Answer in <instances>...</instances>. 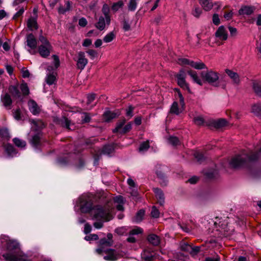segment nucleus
<instances>
[{"instance_id":"nucleus-1","label":"nucleus","mask_w":261,"mask_h":261,"mask_svg":"<svg viewBox=\"0 0 261 261\" xmlns=\"http://www.w3.org/2000/svg\"><path fill=\"white\" fill-rule=\"evenodd\" d=\"M8 252L3 254L7 261H31L27 259L25 254L20 250L19 244L16 241H9L7 243Z\"/></svg>"},{"instance_id":"nucleus-2","label":"nucleus","mask_w":261,"mask_h":261,"mask_svg":"<svg viewBox=\"0 0 261 261\" xmlns=\"http://www.w3.org/2000/svg\"><path fill=\"white\" fill-rule=\"evenodd\" d=\"M259 156L258 152L252 151H243L233 157L229 162V165L233 168H237L256 161Z\"/></svg>"},{"instance_id":"nucleus-3","label":"nucleus","mask_w":261,"mask_h":261,"mask_svg":"<svg viewBox=\"0 0 261 261\" xmlns=\"http://www.w3.org/2000/svg\"><path fill=\"white\" fill-rule=\"evenodd\" d=\"M111 211V208L107 206L96 205L93 208L92 214L95 219L109 221L113 218Z\"/></svg>"},{"instance_id":"nucleus-4","label":"nucleus","mask_w":261,"mask_h":261,"mask_svg":"<svg viewBox=\"0 0 261 261\" xmlns=\"http://www.w3.org/2000/svg\"><path fill=\"white\" fill-rule=\"evenodd\" d=\"M200 75L205 82L214 87H219V75L217 72L212 69H207L201 72Z\"/></svg>"},{"instance_id":"nucleus-5","label":"nucleus","mask_w":261,"mask_h":261,"mask_svg":"<svg viewBox=\"0 0 261 261\" xmlns=\"http://www.w3.org/2000/svg\"><path fill=\"white\" fill-rule=\"evenodd\" d=\"M96 251L99 254H101L102 252L107 254L104 256L103 258L108 261H115L118 258L123 256L122 251H117L113 249H105L102 248H98L96 249Z\"/></svg>"},{"instance_id":"nucleus-6","label":"nucleus","mask_w":261,"mask_h":261,"mask_svg":"<svg viewBox=\"0 0 261 261\" xmlns=\"http://www.w3.org/2000/svg\"><path fill=\"white\" fill-rule=\"evenodd\" d=\"M217 230L219 231L224 237H227L231 234L233 231V229L231 228L226 220H222L218 223V226H217Z\"/></svg>"},{"instance_id":"nucleus-7","label":"nucleus","mask_w":261,"mask_h":261,"mask_svg":"<svg viewBox=\"0 0 261 261\" xmlns=\"http://www.w3.org/2000/svg\"><path fill=\"white\" fill-rule=\"evenodd\" d=\"M178 62L181 65H189L196 69L200 70L207 69L205 64L202 62H195L186 58H180L178 59Z\"/></svg>"},{"instance_id":"nucleus-8","label":"nucleus","mask_w":261,"mask_h":261,"mask_svg":"<svg viewBox=\"0 0 261 261\" xmlns=\"http://www.w3.org/2000/svg\"><path fill=\"white\" fill-rule=\"evenodd\" d=\"M186 73L183 69H180L179 72L176 75L177 84L179 86L184 89H187L189 92L190 91L188 84L186 82Z\"/></svg>"},{"instance_id":"nucleus-9","label":"nucleus","mask_w":261,"mask_h":261,"mask_svg":"<svg viewBox=\"0 0 261 261\" xmlns=\"http://www.w3.org/2000/svg\"><path fill=\"white\" fill-rule=\"evenodd\" d=\"M27 46L31 48L29 50L31 54L34 55L36 51L34 50L36 48L37 41L34 36L32 34H29L27 37Z\"/></svg>"},{"instance_id":"nucleus-10","label":"nucleus","mask_w":261,"mask_h":261,"mask_svg":"<svg viewBox=\"0 0 261 261\" xmlns=\"http://www.w3.org/2000/svg\"><path fill=\"white\" fill-rule=\"evenodd\" d=\"M76 61V67L78 69L83 70L88 63V60L85 57V53L80 51L77 54Z\"/></svg>"},{"instance_id":"nucleus-11","label":"nucleus","mask_w":261,"mask_h":261,"mask_svg":"<svg viewBox=\"0 0 261 261\" xmlns=\"http://www.w3.org/2000/svg\"><path fill=\"white\" fill-rule=\"evenodd\" d=\"M47 70L49 72L47 74L45 81L46 83L49 85L54 84L57 81V73L55 71H53L52 66H48Z\"/></svg>"},{"instance_id":"nucleus-12","label":"nucleus","mask_w":261,"mask_h":261,"mask_svg":"<svg viewBox=\"0 0 261 261\" xmlns=\"http://www.w3.org/2000/svg\"><path fill=\"white\" fill-rule=\"evenodd\" d=\"M80 207L82 212H89L92 208V201L90 199H83L81 202Z\"/></svg>"},{"instance_id":"nucleus-13","label":"nucleus","mask_w":261,"mask_h":261,"mask_svg":"<svg viewBox=\"0 0 261 261\" xmlns=\"http://www.w3.org/2000/svg\"><path fill=\"white\" fill-rule=\"evenodd\" d=\"M215 36L221 40H226L227 39V32L223 25H221L218 28L215 33Z\"/></svg>"},{"instance_id":"nucleus-14","label":"nucleus","mask_w":261,"mask_h":261,"mask_svg":"<svg viewBox=\"0 0 261 261\" xmlns=\"http://www.w3.org/2000/svg\"><path fill=\"white\" fill-rule=\"evenodd\" d=\"M51 48V45L48 46L40 45L38 47V52L42 57L46 58L50 55Z\"/></svg>"},{"instance_id":"nucleus-15","label":"nucleus","mask_w":261,"mask_h":261,"mask_svg":"<svg viewBox=\"0 0 261 261\" xmlns=\"http://www.w3.org/2000/svg\"><path fill=\"white\" fill-rule=\"evenodd\" d=\"M28 106L30 112L33 115H37L40 112V109L37 103L33 100H30L28 102Z\"/></svg>"},{"instance_id":"nucleus-16","label":"nucleus","mask_w":261,"mask_h":261,"mask_svg":"<svg viewBox=\"0 0 261 261\" xmlns=\"http://www.w3.org/2000/svg\"><path fill=\"white\" fill-rule=\"evenodd\" d=\"M188 74L191 76L193 82L200 86H202L203 82L198 76L197 72L195 71L190 70L188 71Z\"/></svg>"},{"instance_id":"nucleus-17","label":"nucleus","mask_w":261,"mask_h":261,"mask_svg":"<svg viewBox=\"0 0 261 261\" xmlns=\"http://www.w3.org/2000/svg\"><path fill=\"white\" fill-rule=\"evenodd\" d=\"M225 72L232 80L234 84L238 85L240 82V77L238 74L229 69H226Z\"/></svg>"},{"instance_id":"nucleus-18","label":"nucleus","mask_w":261,"mask_h":261,"mask_svg":"<svg viewBox=\"0 0 261 261\" xmlns=\"http://www.w3.org/2000/svg\"><path fill=\"white\" fill-rule=\"evenodd\" d=\"M153 192L155 194L156 198L159 204L161 205H163L165 202V198L163 191L159 188H154Z\"/></svg>"},{"instance_id":"nucleus-19","label":"nucleus","mask_w":261,"mask_h":261,"mask_svg":"<svg viewBox=\"0 0 261 261\" xmlns=\"http://www.w3.org/2000/svg\"><path fill=\"white\" fill-rule=\"evenodd\" d=\"M1 100L3 103V105L8 109H11V105L12 101L11 98L8 94L6 93L1 97Z\"/></svg>"},{"instance_id":"nucleus-20","label":"nucleus","mask_w":261,"mask_h":261,"mask_svg":"<svg viewBox=\"0 0 261 261\" xmlns=\"http://www.w3.org/2000/svg\"><path fill=\"white\" fill-rule=\"evenodd\" d=\"M255 8L254 7L252 6H244L242 7L239 10V14L240 15H251L253 13Z\"/></svg>"},{"instance_id":"nucleus-21","label":"nucleus","mask_w":261,"mask_h":261,"mask_svg":"<svg viewBox=\"0 0 261 261\" xmlns=\"http://www.w3.org/2000/svg\"><path fill=\"white\" fill-rule=\"evenodd\" d=\"M107 25L108 26L105 17L102 16H100L98 22L95 24L96 28L100 31H102L105 29Z\"/></svg>"},{"instance_id":"nucleus-22","label":"nucleus","mask_w":261,"mask_h":261,"mask_svg":"<svg viewBox=\"0 0 261 261\" xmlns=\"http://www.w3.org/2000/svg\"><path fill=\"white\" fill-rule=\"evenodd\" d=\"M56 122L62 126L70 129V121L65 117H62L60 119H57Z\"/></svg>"},{"instance_id":"nucleus-23","label":"nucleus","mask_w":261,"mask_h":261,"mask_svg":"<svg viewBox=\"0 0 261 261\" xmlns=\"http://www.w3.org/2000/svg\"><path fill=\"white\" fill-rule=\"evenodd\" d=\"M101 11L106 19L107 25H109L111 22V17L109 15L110 8L109 6L105 4L102 6Z\"/></svg>"},{"instance_id":"nucleus-24","label":"nucleus","mask_w":261,"mask_h":261,"mask_svg":"<svg viewBox=\"0 0 261 261\" xmlns=\"http://www.w3.org/2000/svg\"><path fill=\"white\" fill-rule=\"evenodd\" d=\"M199 1L205 11H210L213 8L212 0H199Z\"/></svg>"},{"instance_id":"nucleus-25","label":"nucleus","mask_w":261,"mask_h":261,"mask_svg":"<svg viewBox=\"0 0 261 261\" xmlns=\"http://www.w3.org/2000/svg\"><path fill=\"white\" fill-rule=\"evenodd\" d=\"M117 116V113L110 111H106L103 115V119L107 122H109L112 119L116 118Z\"/></svg>"},{"instance_id":"nucleus-26","label":"nucleus","mask_w":261,"mask_h":261,"mask_svg":"<svg viewBox=\"0 0 261 261\" xmlns=\"http://www.w3.org/2000/svg\"><path fill=\"white\" fill-rule=\"evenodd\" d=\"M148 241L153 245L158 246L160 243V238L154 234H151L148 236Z\"/></svg>"},{"instance_id":"nucleus-27","label":"nucleus","mask_w":261,"mask_h":261,"mask_svg":"<svg viewBox=\"0 0 261 261\" xmlns=\"http://www.w3.org/2000/svg\"><path fill=\"white\" fill-rule=\"evenodd\" d=\"M5 151L9 156H13L17 154L16 150L12 145L10 144L5 146Z\"/></svg>"},{"instance_id":"nucleus-28","label":"nucleus","mask_w":261,"mask_h":261,"mask_svg":"<svg viewBox=\"0 0 261 261\" xmlns=\"http://www.w3.org/2000/svg\"><path fill=\"white\" fill-rule=\"evenodd\" d=\"M41 136L40 133H38L32 137L31 143L33 146L37 147L39 145Z\"/></svg>"},{"instance_id":"nucleus-29","label":"nucleus","mask_w":261,"mask_h":261,"mask_svg":"<svg viewBox=\"0 0 261 261\" xmlns=\"http://www.w3.org/2000/svg\"><path fill=\"white\" fill-rule=\"evenodd\" d=\"M252 88L255 94L259 96H261V82L254 81L252 83Z\"/></svg>"},{"instance_id":"nucleus-30","label":"nucleus","mask_w":261,"mask_h":261,"mask_svg":"<svg viewBox=\"0 0 261 261\" xmlns=\"http://www.w3.org/2000/svg\"><path fill=\"white\" fill-rule=\"evenodd\" d=\"M226 121L224 119H220L217 120L213 121L212 125L217 128H221L226 124Z\"/></svg>"},{"instance_id":"nucleus-31","label":"nucleus","mask_w":261,"mask_h":261,"mask_svg":"<svg viewBox=\"0 0 261 261\" xmlns=\"http://www.w3.org/2000/svg\"><path fill=\"white\" fill-rule=\"evenodd\" d=\"M27 26L28 28L31 31L33 29H37L38 25L36 19L33 17L29 18L27 22Z\"/></svg>"},{"instance_id":"nucleus-32","label":"nucleus","mask_w":261,"mask_h":261,"mask_svg":"<svg viewBox=\"0 0 261 261\" xmlns=\"http://www.w3.org/2000/svg\"><path fill=\"white\" fill-rule=\"evenodd\" d=\"M66 7L64 8L62 6H60L58 8V12L59 14H64L71 9V3L69 1L65 2Z\"/></svg>"},{"instance_id":"nucleus-33","label":"nucleus","mask_w":261,"mask_h":261,"mask_svg":"<svg viewBox=\"0 0 261 261\" xmlns=\"http://www.w3.org/2000/svg\"><path fill=\"white\" fill-rule=\"evenodd\" d=\"M113 244V241H109L106 238H103L99 241V248H102L106 249V247L112 246Z\"/></svg>"},{"instance_id":"nucleus-34","label":"nucleus","mask_w":261,"mask_h":261,"mask_svg":"<svg viewBox=\"0 0 261 261\" xmlns=\"http://www.w3.org/2000/svg\"><path fill=\"white\" fill-rule=\"evenodd\" d=\"M9 90L14 97L17 98H19L20 97V93L17 86L13 85L10 86L9 87Z\"/></svg>"},{"instance_id":"nucleus-35","label":"nucleus","mask_w":261,"mask_h":261,"mask_svg":"<svg viewBox=\"0 0 261 261\" xmlns=\"http://www.w3.org/2000/svg\"><path fill=\"white\" fill-rule=\"evenodd\" d=\"M116 33L114 31L108 33L103 38V41L106 43H109L113 41L116 37Z\"/></svg>"},{"instance_id":"nucleus-36","label":"nucleus","mask_w":261,"mask_h":261,"mask_svg":"<svg viewBox=\"0 0 261 261\" xmlns=\"http://www.w3.org/2000/svg\"><path fill=\"white\" fill-rule=\"evenodd\" d=\"M126 120L125 119L118 122L116 124V127L113 129V132L114 133H118L120 134V130L123 127L125 124Z\"/></svg>"},{"instance_id":"nucleus-37","label":"nucleus","mask_w":261,"mask_h":261,"mask_svg":"<svg viewBox=\"0 0 261 261\" xmlns=\"http://www.w3.org/2000/svg\"><path fill=\"white\" fill-rule=\"evenodd\" d=\"M114 147L112 145H107L103 147L102 153L105 154L110 155L113 152Z\"/></svg>"},{"instance_id":"nucleus-38","label":"nucleus","mask_w":261,"mask_h":261,"mask_svg":"<svg viewBox=\"0 0 261 261\" xmlns=\"http://www.w3.org/2000/svg\"><path fill=\"white\" fill-rule=\"evenodd\" d=\"M145 211L143 210H140L139 211L134 218V221L137 223L140 222L142 220Z\"/></svg>"},{"instance_id":"nucleus-39","label":"nucleus","mask_w":261,"mask_h":261,"mask_svg":"<svg viewBox=\"0 0 261 261\" xmlns=\"http://www.w3.org/2000/svg\"><path fill=\"white\" fill-rule=\"evenodd\" d=\"M252 112L255 115L261 117V103L256 104L253 106Z\"/></svg>"},{"instance_id":"nucleus-40","label":"nucleus","mask_w":261,"mask_h":261,"mask_svg":"<svg viewBox=\"0 0 261 261\" xmlns=\"http://www.w3.org/2000/svg\"><path fill=\"white\" fill-rule=\"evenodd\" d=\"M180 112H181V111H180V110L178 108V106L177 102L176 101H174L172 103V105L171 107L170 113L175 114L176 115H178Z\"/></svg>"},{"instance_id":"nucleus-41","label":"nucleus","mask_w":261,"mask_h":261,"mask_svg":"<svg viewBox=\"0 0 261 261\" xmlns=\"http://www.w3.org/2000/svg\"><path fill=\"white\" fill-rule=\"evenodd\" d=\"M13 142L18 147H24L26 145V143L24 141L17 138H14Z\"/></svg>"},{"instance_id":"nucleus-42","label":"nucleus","mask_w":261,"mask_h":261,"mask_svg":"<svg viewBox=\"0 0 261 261\" xmlns=\"http://www.w3.org/2000/svg\"><path fill=\"white\" fill-rule=\"evenodd\" d=\"M138 0H130L128 4V9L130 11H134L137 8Z\"/></svg>"},{"instance_id":"nucleus-43","label":"nucleus","mask_w":261,"mask_h":261,"mask_svg":"<svg viewBox=\"0 0 261 261\" xmlns=\"http://www.w3.org/2000/svg\"><path fill=\"white\" fill-rule=\"evenodd\" d=\"M20 89L21 91L22 94L24 96L28 95L29 94V88L25 83H22L20 86Z\"/></svg>"},{"instance_id":"nucleus-44","label":"nucleus","mask_w":261,"mask_h":261,"mask_svg":"<svg viewBox=\"0 0 261 261\" xmlns=\"http://www.w3.org/2000/svg\"><path fill=\"white\" fill-rule=\"evenodd\" d=\"M132 124L131 122H129L125 125H124V126L122 128V130H120V134H124L127 133V132H129L132 127Z\"/></svg>"},{"instance_id":"nucleus-45","label":"nucleus","mask_w":261,"mask_h":261,"mask_svg":"<svg viewBox=\"0 0 261 261\" xmlns=\"http://www.w3.org/2000/svg\"><path fill=\"white\" fill-rule=\"evenodd\" d=\"M149 141H146L145 142L142 143L140 144V146L139 147V151H146L149 148Z\"/></svg>"},{"instance_id":"nucleus-46","label":"nucleus","mask_w":261,"mask_h":261,"mask_svg":"<svg viewBox=\"0 0 261 261\" xmlns=\"http://www.w3.org/2000/svg\"><path fill=\"white\" fill-rule=\"evenodd\" d=\"M13 116L14 118L17 120H20L21 119V111L20 109L13 110Z\"/></svg>"},{"instance_id":"nucleus-47","label":"nucleus","mask_w":261,"mask_h":261,"mask_svg":"<svg viewBox=\"0 0 261 261\" xmlns=\"http://www.w3.org/2000/svg\"><path fill=\"white\" fill-rule=\"evenodd\" d=\"M123 4L121 1L114 3L112 6V10L115 12L117 11L123 6Z\"/></svg>"},{"instance_id":"nucleus-48","label":"nucleus","mask_w":261,"mask_h":261,"mask_svg":"<svg viewBox=\"0 0 261 261\" xmlns=\"http://www.w3.org/2000/svg\"><path fill=\"white\" fill-rule=\"evenodd\" d=\"M168 142L172 145L176 146L179 144V141L176 137H170L168 139Z\"/></svg>"},{"instance_id":"nucleus-49","label":"nucleus","mask_w":261,"mask_h":261,"mask_svg":"<svg viewBox=\"0 0 261 261\" xmlns=\"http://www.w3.org/2000/svg\"><path fill=\"white\" fill-rule=\"evenodd\" d=\"M200 246L192 247L190 254L193 256H196L200 251Z\"/></svg>"},{"instance_id":"nucleus-50","label":"nucleus","mask_w":261,"mask_h":261,"mask_svg":"<svg viewBox=\"0 0 261 261\" xmlns=\"http://www.w3.org/2000/svg\"><path fill=\"white\" fill-rule=\"evenodd\" d=\"M192 246L188 243H184L180 245V249L182 251L190 252Z\"/></svg>"},{"instance_id":"nucleus-51","label":"nucleus","mask_w":261,"mask_h":261,"mask_svg":"<svg viewBox=\"0 0 261 261\" xmlns=\"http://www.w3.org/2000/svg\"><path fill=\"white\" fill-rule=\"evenodd\" d=\"M194 155L198 162H201L204 160V157L203 154L199 151L195 152Z\"/></svg>"},{"instance_id":"nucleus-52","label":"nucleus","mask_w":261,"mask_h":261,"mask_svg":"<svg viewBox=\"0 0 261 261\" xmlns=\"http://www.w3.org/2000/svg\"><path fill=\"white\" fill-rule=\"evenodd\" d=\"M82 118L83 123H88L91 120V116L88 113H84Z\"/></svg>"},{"instance_id":"nucleus-53","label":"nucleus","mask_w":261,"mask_h":261,"mask_svg":"<svg viewBox=\"0 0 261 261\" xmlns=\"http://www.w3.org/2000/svg\"><path fill=\"white\" fill-rule=\"evenodd\" d=\"M8 129L6 128L0 129V136L3 138H8L9 136Z\"/></svg>"},{"instance_id":"nucleus-54","label":"nucleus","mask_w":261,"mask_h":261,"mask_svg":"<svg viewBox=\"0 0 261 261\" xmlns=\"http://www.w3.org/2000/svg\"><path fill=\"white\" fill-rule=\"evenodd\" d=\"M151 216L153 218H158L160 216V212L159 210L155 207L153 206L151 212Z\"/></svg>"},{"instance_id":"nucleus-55","label":"nucleus","mask_w":261,"mask_h":261,"mask_svg":"<svg viewBox=\"0 0 261 261\" xmlns=\"http://www.w3.org/2000/svg\"><path fill=\"white\" fill-rule=\"evenodd\" d=\"M31 123L39 128H42L44 127V124L40 120H32Z\"/></svg>"},{"instance_id":"nucleus-56","label":"nucleus","mask_w":261,"mask_h":261,"mask_svg":"<svg viewBox=\"0 0 261 261\" xmlns=\"http://www.w3.org/2000/svg\"><path fill=\"white\" fill-rule=\"evenodd\" d=\"M194 122L198 125H201L204 123V119L201 116H198L194 118Z\"/></svg>"},{"instance_id":"nucleus-57","label":"nucleus","mask_w":261,"mask_h":261,"mask_svg":"<svg viewBox=\"0 0 261 261\" xmlns=\"http://www.w3.org/2000/svg\"><path fill=\"white\" fill-rule=\"evenodd\" d=\"M85 239L86 241L97 240L98 239V237L96 234H90L88 236H86L85 237Z\"/></svg>"},{"instance_id":"nucleus-58","label":"nucleus","mask_w":261,"mask_h":261,"mask_svg":"<svg viewBox=\"0 0 261 261\" xmlns=\"http://www.w3.org/2000/svg\"><path fill=\"white\" fill-rule=\"evenodd\" d=\"M39 40L42 43L41 45H49L50 44L48 42V41L47 40V39L43 36L42 35H40L39 37Z\"/></svg>"},{"instance_id":"nucleus-59","label":"nucleus","mask_w":261,"mask_h":261,"mask_svg":"<svg viewBox=\"0 0 261 261\" xmlns=\"http://www.w3.org/2000/svg\"><path fill=\"white\" fill-rule=\"evenodd\" d=\"M213 22L214 24L218 25L220 23V20L218 14L215 13L213 16Z\"/></svg>"},{"instance_id":"nucleus-60","label":"nucleus","mask_w":261,"mask_h":261,"mask_svg":"<svg viewBox=\"0 0 261 261\" xmlns=\"http://www.w3.org/2000/svg\"><path fill=\"white\" fill-rule=\"evenodd\" d=\"M122 24L123 29L125 32L128 31L130 29V25L127 20H124L122 22Z\"/></svg>"},{"instance_id":"nucleus-61","label":"nucleus","mask_w":261,"mask_h":261,"mask_svg":"<svg viewBox=\"0 0 261 261\" xmlns=\"http://www.w3.org/2000/svg\"><path fill=\"white\" fill-rule=\"evenodd\" d=\"M24 9L23 7H21L19 9V10L13 16L14 19H17L20 16H21L23 13H24Z\"/></svg>"},{"instance_id":"nucleus-62","label":"nucleus","mask_w":261,"mask_h":261,"mask_svg":"<svg viewBox=\"0 0 261 261\" xmlns=\"http://www.w3.org/2000/svg\"><path fill=\"white\" fill-rule=\"evenodd\" d=\"M202 13V10L199 8H195L193 12V14L195 17H199Z\"/></svg>"},{"instance_id":"nucleus-63","label":"nucleus","mask_w":261,"mask_h":261,"mask_svg":"<svg viewBox=\"0 0 261 261\" xmlns=\"http://www.w3.org/2000/svg\"><path fill=\"white\" fill-rule=\"evenodd\" d=\"M217 173L216 171H213L212 172H206L205 174L207 178H213L216 177Z\"/></svg>"},{"instance_id":"nucleus-64","label":"nucleus","mask_w":261,"mask_h":261,"mask_svg":"<svg viewBox=\"0 0 261 261\" xmlns=\"http://www.w3.org/2000/svg\"><path fill=\"white\" fill-rule=\"evenodd\" d=\"M96 95L92 93L87 96V104H90L95 99Z\"/></svg>"}]
</instances>
